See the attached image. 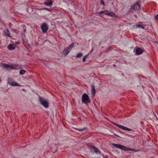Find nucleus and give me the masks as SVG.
<instances>
[{
  "label": "nucleus",
  "instance_id": "nucleus-22",
  "mask_svg": "<svg viewBox=\"0 0 158 158\" xmlns=\"http://www.w3.org/2000/svg\"><path fill=\"white\" fill-rule=\"evenodd\" d=\"M87 55H86V56H85L83 58V62H85V60H86V59L87 58Z\"/></svg>",
  "mask_w": 158,
  "mask_h": 158
},
{
  "label": "nucleus",
  "instance_id": "nucleus-1",
  "mask_svg": "<svg viewBox=\"0 0 158 158\" xmlns=\"http://www.w3.org/2000/svg\"><path fill=\"white\" fill-rule=\"evenodd\" d=\"M90 100L89 99L88 95L86 93H84L82 97V103L88 105V103H90Z\"/></svg>",
  "mask_w": 158,
  "mask_h": 158
},
{
  "label": "nucleus",
  "instance_id": "nucleus-15",
  "mask_svg": "<svg viewBox=\"0 0 158 158\" xmlns=\"http://www.w3.org/2000/svg\"><path fill=\"white\" fill-rule=\"evenodd\" d=\"M3 34L6 36L10 37V33L7 29H6L3 31Z\"/></svg>",
  "mask_w": 158,
  "mask_h": 158
},
{
  "label": "nucleus",
  "instance_id": "nucleus-20",
  "mask_svg": "<svg viewBox=\"0 0 158 158\" xmlns=\"http://www.w3.org/2000/svg\"><path fill=\"white\" fill-rule=\"evenodd\" d=\"M83 56L82 53H79L77 56V58H80Z\"/></svg>",
  "mask_w": 158,
  "mask_h": 158
},
{
  "label": "nucleus",
  "instance_id": "nucleus-16",
  "mask_svg": "<svg viewBox=\"0 0 158 158\" xmlns=\"http://www.w3.org/2000/svg\"><path fill=\"white\" fill-rule=\"evenodd\" d=\"M146 26V25L145 24H136L135 26L137 27H141L143 29H144L145 27Z\"/></svg>",
  "mask_w": 158,
  "mask_h": 158
},
{
  "label": "nucleus",
  "instance_id": "nucleus-13",
  "mask_svg": "<svg viewBox=\"0 0 158 158\" xmlns=\"http://www.w3.org/2000/svg\"><path fill=\"white\" fill-rule=\"evenodd\" d=\"M91 93L93 96H94L96 94V90L95 89V86L92 85H91Z\"/></svg>",
  "mask_w": 158,
  "mask_h": 158
},
{
  "label": "nucleus",
  "instance_id": "nucleus-12",
  "mask_svg": "<svg viewBox=\"0 0 158 158\" xmlns=\"http://www.w3.org/2000/svg\"><path fill=\"white\" fill-rule=\"evenodd\" d=\"M44 4L46 6H51L53 4V2L51 0H49L44 3Z\"/></svg>",
  "mask_w": 158,
  "mask_h": 158
},
{
  "label": "nucleus",
  "instance_id": "nucleus-2",
  "mask_svg": "<svg viewBox=\"0 0 158 158\" xmlns=\"http://www.w3.org/2000/svg\"><path fill=\"white\" fill-rule=\"evenodd\" d=\"M74 47V44L73 43H72L71 45H70L68 47L66 48L63 51L62 54L65 56H66L70 51L71 49Z\"/></svg>",
  "mask_w": 158,
  "mask_h": 158
},
{
  "label": "nucleus",
  "instance_id": "nucleus-6",
  "mask_svg": "<svg viewBox=\"0 0 158 158\" xmlns=\"http://www.w3.org/2000/svg\"><path fill=\"white\" fill-rule=\"evenodd\" d=\"M48 25L45 23H43L41 26V29L43 33H45L48 30Z\"/></svg>",
  "mask_w": 158,
  "mask_h": 158
},
{
  "label": "nucleus",
  "instance_id": "nucleus-5",
  "mask_svg": "<svg viewBox=\"0 0 158 158\" xmlns=\"http://www.w3.org/2000/svg\"><path fill=\"white\" fill-rule=\"evenodd\" d=\"M8 84L12 86H20V85L17 82L13 81L10 78H8L7 80Z\"/></svg>",
  "mask_w": 158,
  "mask_h": 158
},
{
  "label": "nucleus",
  "instance_id": "nucleus-7",
  "mask_svg": "<svg viewBox=\"0 0 158 158\" xmlns=\"http://www.w3.org/2000/svg\"><path fill=\"white\" fill-rule=\"evenodd\" d=\"M40 101L41 104L45 107L47 108L48 106V102L46 100H44L42 98H40Z\"/></svg>",
  "mask_w": 158,
  "mask_h": 158
},
{
  "label": "nucleus",
  "instance_id": "nucleus-25",
  "mask_svg": "<svg viewBox=\"0 0 158 158\" xmlns=\"http://www.w3.org/2000/svg\"><path fill=\"white\" fill-rule=\"evenodd\" d=\"M101 4H104V2L102 1V2H101Z\"/></svg>",
  "mask_w": 158,
  "mask_h": 158
},
{
  "label": "nucleus",
  "instance_id": "nucleus-9",
  "mask_svg": "<svg viewBox=\"0 0 158 158\" xmlns=\"http://www.w3.org/2000/svg\"><path fill=\"white\" fill-rule=\"evenodd\" d=\"M90 148L91 151L92 152H94L98 154H100L101 153V152H100V151H99L98 149L95 147L94 146H90Z\"/></svg>",
  "mask_w": 158,
  "mask_h": 158
},
{
  "label": "nucleus",
  "instance_id": "nucleus-10",
  "mask_svg": "<svg viewBox=\"0 0 158 158\" xmlns=\"http://www.w3.org/2000/svg\"><path fill=\"white\" fill-rule=\"evenodd\" d=\"M143 52L144 51L140 48H137L135 50L136 54L138 55L142 54Z\"/></svg>",
  "mask_w": 158,
  "mask_h": 158
},
{
  "label": "nucleus",
  "instance_id": "nucleus-23",
  "mask_svg": "<svg viewBox=\"0 0 158 158\" xmlns=\"http://www.w3.org/2000/svg\"><path fill=\"white\" fill-rule=\"evenodd\" d=\"M85 128H83V129H80L79 130V131H83V130H84V129H85Z\"/></svg>",
  "mask_w": 158,
  "mask_h": 158
},
{
  "label": "nucleus",
  "instance_id": "nucleus-18",
  "mask_svg": "<svg viewBox=\"0 0 158 158\" xmlns=\"http://www.w3.org/2000/svg\"><path fill=\"white\" fill-rule=\"evenodd\" d=\"M109 12L108 11L106 10V11H101L100 12V13H101V14H103L108 15Z\"/></svg>",
  "mask_w": 158,
  "mask_h": 158
},
{
  "label": "nucleus",
  "instance_id": "nucleus-21",
  "mask_svg": "<svg viewBox=\"0 0 158 158\" xmlns=\"http://www.w3.org/2000/svg\"><path fill=\"white\" fill-rule=\"evenodd\" d=\"M42 10H47L48 11L50 12L51 11V9H49L48 8H44L42 9Z\"/></svg>",
  "mask_w": 158,
  "mask_h": 158
},
{
  "label": "nucleus",
  "instance_id": "nucleus-11",
  "mask_svg": "<svg viewBox=\"0 0 158 158\" xmlns=\"http://www.w3.org/2000/svg\"><path fill=\"white\" fill-rule=\"evenodd\" d=\"M3 66L6 68H10L12 69H16L15 66H12L11 65H9L7 64H5L3 65Z\"/></svg>",
  "mask_w": 158,
  "mask_h": 158
},
{
  "label": "nucleus",
  "instance_id": "nucleus-4",
  "mask_svg": "<svg viewBox=\"0 0 158 158\" xmlns=\"http://www.w3.org/2000/svg\"><path fill=\"white\" fill-rule=\"evenodd\" d=\"M113 145L115 147L119 148V149H122L124 151H132L133 150V149H132L130 148H127L125 147L120 144H113Z\"/></svg>",
  "mask_w": 158,
  "mask_h": 158
},
{
  "label": "nucleus",
  "instance_id": "nucleus-26",
  "mask_svg": "<svg viewBox=\"0 0 158 158\" xmlns=\"http://www.w3.org/2000/svg\"><path fill=\"white\" fill-rule=\"evenodd\" d=\"M114 135H116V136H118L116 135L115 134H114Z\"/></svg>",
  "mask_w": 158,
  "mask_h": 158
},
{
  "label": "nucleus",
  "instance_id": "nucleus-24",
  "mask_svg": "<svg viewBox=\"0 0 158 158\" xmlns=\"http://www.w3.org/2000/svg\"><path fill=\"white\" fill-rule=\"evenodd\" d=\"M156 18L157 19H158V14L156 16Z\"/></svg>",
  "mask_w": 158,
  "mask_h": 158
},
{
  "label": "nucleus",
  "instance_id": "nucleus-14",
  "mask_svg": "<svg viewBox=\"0 0 158 158\" xmlns=\"http://www.w3.org/2000/svg\"><path fill=\"white\" fill-rule=\"evenodd\" d=\"M7 48L9 50H15V45H14V44H10L8 45Z\"/></svg>",
  "mask_w": 158,
  "mask_h": 158
},
{
  "label": "nucleus",
  "instance_id": "nucleus-3",
  "mask_svg": "<svg viewBox=\"0 0 158 158\" xmlns=\"http://www.w3.org/2000/svg\"><path fill=\"white\" fill-rule=\"evenodd\" d=\"M139 2H136V3L131 6L130 8L129 11L130 12H133L134 10H139L140 8V6Z\"/></svg>",
  "mask_w": 158,
  "mask_h": 158
},
{
  "label": "nucleus",
  "instance_id": "nucleus-19",
  "mask_svg": "<svg viewBox=\"0 0 158 158\" xmlns=\"http://www.w3.org/2000/svg\"><path fill=\"white\" fill-rule=\"evenodd\" d=\"M26 72V71L24 69H21L19 73L21 75H23Z\"/></svg>",
  "mask_w": 158,
  "mask_h": 158
},
{
  "label": "nucleus",
  "instance_id": "nucleus-17",
  "mask_svg": "<svg viewBox=\"0 0 158 158\" xmlns=\"http://www.w3.org/2000/svg\"><path fill=\"white\" fill-rule=\"evenodd\" d=\"M108 15L110 16L114 17L115 16V14L113 12H109Z\"/></svg>",
  "mask_w": 158,
  "mask_h": 158
},
{
  "label": "nucleus",
  "instance_id": "nucleus-8",
  "mask_svg": "<svg viewBox=\"0 0 158 158\" xmlns=\"http://www.w3.org/2000/svg\"><path fill=\"white\" fill-rule=\"evenodd\" d=\"M112 123L116 126L118 127L119 128H121L123 130H126V131H131V129L127 128V127H124L123 126L121 125H119L118 124H117V123H115L112 122Z\"/></svg>",
  "mask_w": 158,
  "mask_h": 158
}]
</instances>
